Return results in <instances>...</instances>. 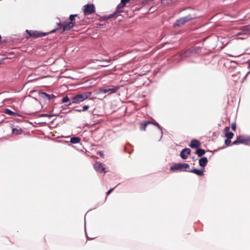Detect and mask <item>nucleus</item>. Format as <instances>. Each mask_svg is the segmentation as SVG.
Masks as SVG:
<instances>
[{
	"instance_id": "obj_1",
	"label": "nucleus",
	"mask_w": 250,
	"mask_h": 250,
	"mask_svg": "<svg viewBox=\"0 0 250 250\" xmlns=\"http://www.w3.org/2000/svg\"><path fill=\"white\" fill-rule=\"evenodd\" d=\"M90 95L91 93L89 92L76 95L72 98V103L75 104H79L87 99Z\"/></svg>"
},
{
	"instance_id": "obj_2",
	"label": "nucleus",
	"mask_w": 250,
	"mask_h": 250,
	"mask_svg": "<svg viewBox=\"0 0 250 250\" xmlns=\"http://www.w3.org/2000/svg\"><path fill=\"white\" fill-rule=\"evenodd\" d=\"M189 167V165L187 164H178L173 165L170 167L171 170H181L184 168H187Z\"/></svg>"
},
{
	"instance_id": "obj_3",
	"label": "nucleus",
	"mask_w": 250,
	"mask_h": 250,
	"mask_svg": "<svg viewBox=\"0 0 250 250\" xmlns=\"http://www.w3.org/2000/svg\"><path fill=\"white\" fill-rule=\"evenodd\" d=\"M194 17V16L193 15L180 19L176 21L175 25L181 26L184 24L186 21H189L190 20L193 19Z\"/></svg>"
},
{
	"instance_id": "obj_4",
	"label": "nucleus",
	"mask_w": 250,
	"mask_h": 250,
	"mask_svg": "<svg viewBox=\"0 0 250 250\" xmlns=\"http://www.w3.org/2000/svg\"><path fill=\"white\" fill-rule=\"evenodd\" d=\"M84 12L85 15H89L94 12V6L93 4H87L84 6Z\"/></svg>"
},
{
	"instance_id": "obj_5",
	"label": "nucleus",
	"mask_w": 250,
	"mask_h": 250,
	"mask_svg": "<svg viewBox=\"0 0 250 250\" xmlns=\"http://www.w3.org/2000/svg\"><path fill=\"white\" fill-rule=\"evenodd\" d=\"M190 150L189 148H185L182 150L181 153V157L184 159L188 158V155L190 154Z\"/></svg>"
},
{
	"instance_id": "obj_6",
	"label": "nucleus",
	"mask_w": 250,
	"mask_h": 250,
	"mask_svg": "<svg viewBox=\"0 0 250 250\" xmlns=\"http://www.w3.org/2000/svg\"><path fill=\"white\" fill-rule=\"evenodd\" d=\"M94 167L95 170L97 171L100 172L104 171V167L102 164L100 163H95Z\"/></svg>"
},
{
	"instance_id": "obj_7",
	"label": "nucleus",
	"mask_w": 250,
	"mask_h": 250,
	"mask_svg": "<svg viewBox=\"0 0 250 250\" xmlns=\"http://www.w3.org/2000/svg\"><path fill=\"white\" fill-rule=\"evenodd\" d=\"M238 137L239 141H240V143L247 145L250 144V138H245L242 136H240Z\"/></svg>"
},
{
	"instance_id": "obj_8",
	"label": "nucleus",
	"mask_w": 250,
	"mask_h": 250,
	"mask_svg": "<svg viewBox=\"0 0 250 250\" xmlns=\"http://www.w3.org/2000/svg\"><path fill=\"white\" fill-rule=\"evenodd\" d=\"M208 163V160L206 157H202L199 161V165L201 167H205Z\"/></svg>"
},
{
	"instance_id": "obj_9",
	"label": "nucleus",
	"mask_w": 250,
	"mask_h": 250,
	"mask_svg": "<svg viewBox=\"0 0 250 250\" xmlns=\"http://www.w3.org/2000/svg\"><path fill=\"white\" fill-rule=\"evenodd\" d=\"M229 127H226L225 128L226 134L225 136L228 139H231L232 138L234 134L233 133L229 132Z\"/></svg>"
},
{
	"instance_id": "obj_10",
	"label": "nucleus",
	"mask_w": 250,
	"mask_h": 250,
	"mask_svg": "<svg viewBox=\"0 0 250 250\" xmlns=\"http://www.w3.org/2000/svg\"><path fill=\"white\" fill-rule=\"evenodd\" d=\"M200 143L196 140H193L191 141L190 146L192 148L198 147L199 146Z\"/></svg>"
},
{
	"instance_id": "obj_11",
	"label": "nucleus",
	"mask_w": 250,
	"mask_h": 250,
	"mask_svg": "<svg viewBox=\"0 0 250 250\" xmlns=\"http://www.w3.org/2000/svg\"><path fill=\"white\" fill-rule=\"evenodd\" d=\"M190 171L191 172L194 173L199 176L203 175V173H204L203 169L200 170V169H194L190 170Z\"/></svg>"
},
{
	"instance_id": "obj_12",
	"label": "nucleus",
	"mask_w": 250,
	"mask_h": 250,
	"mask_svg": "<svg viewBox=\"0 0 250 250\" xmlns=\"http://www.w3.org/2000/svg\"><path fill=\"white\" fill-rule=\"evenodd\" d=\"M73 26L74 23L73 22H70L64 26L63 31L69 30L72 28Z\"/></svg>"
},
{
	"instance_id": "obj_13",
	"label": "nucleus",
	"mask_w": 250,
	"mask_h": 250,
	"mask_svg": "<svg viewBox=\"0 0 250 250\" xmlns=\"http://www.w3.org/2000/svg\"><path fill=\"white\" fill-rule=\"evenodd\" d=\"M27 32H28L29 33V34H30V36H34L36 37H42V36L45 35V34H43V33H37L35 32H33L32 33H30L28 31H27Z\"/></svg>"
},
{
	"instance_id": "obj_14",
	"label": "nucleus",
	"mask_w": 250,
	"mask_h": 250,
	"mask_svg": "<svg viewBox=\"0 0 250 250\" xmlns=\"http://www.w3.org/2000/svg\"><path fill=\"white\" fill-rule=\"evenodd\" d=\"M80 139L78 137H73L70 140V142L73 144H77L79 143Z\"/></svg>"
},
{
	"instance_id": "obj_15",
	"label": "nucleus",
	"mask_w": 250,
	"mask_h": 250,
	"mask_svg": "<svg viewBox=\"0 0 250 250\" xmlns=\"http://www.w3.org/2000/svg\"><path fill=\"white\" fill-rule=\"evenodd\" d=\"M196 153L199 156H201L204 155L205 153V151L204 150L202 149H198L196 151Z\"/></svg>"
},
{
	"instance_id": "obj_16",
	"label": "nucleus",
	"mask_w": 250,
	"mask_h": 250,
	"mask_svg": "<svg viewBox=\"0 0 250 250\" xmlns=\"http://www.w3.org/2000/svg\"><path fill=\"white\" fill-rule=\"evenodd\" d=\"M113 90V89H111V88H104V89H100L99 90V93H107L110 91H111Z\"/></svg>"
},
{
	"instance_id": "obj_17",
	"label": "nucleus",
	"mask_w": 250,
	"mask_h": 250,
	"mask_svg": "<svg viewBox=\"0 0 250 250\" xmlns=\"http://www.w3.org/2000/svg\"><path fill=\"white\" fill-rule=\"evenodd\" d=\"M22 130L21 129H13V133L16 135L20 134L21 133Z\"/></svg>"
},
{
	"instance_id": "obj_18",
	"label": "nucleus",
	"mask_w": 250,
	"mask_h": 250,
	"mask_svg": "<svg viewBox=\"0 0 250 250\" xmlns=\"http://www.w3.org/2000/svg\"><path fill=\"white\" fill-rule=\"evenodd\" d=\"M5 113L6 114H8L9 115H18L17 113L14 112L8 109H6Z\"/></svg>"
},
{
	"instance_id": "obj_19",
	"label": "nucleus",
	"mask_w": 250,
	"mask_h": 250,
	"mask_svg": "<svg viewBox=\"0 0 250 250\" xmlns=\"http://www.w3.org/2000/svg\"><path fill=\"white\" fill-rule=\"evenodd\" d=\"M43 95L48 99H51L52 98H54L55 96L53 95H49L46 93H43Z\"/></svg>"
},
{
	"instance_id": "obj_20",
	"label": "nucleus",
	"mask_w": 250,
	"mask_h": 250,
	"mask_svg": "<svg viewBox=\"0 0 250 250\" xmlns=\"http://www.w3.org/2000/svg\"><path fill=\"white\" fill-rule=\"evenodd\" d=\"M173 0H162V3L165 4H169L172 2Z\"/></svg>"
},
{
	"instance_id": "obj_21",
	"label": "nucleus",
	"mask_w": 250,
	"mask_h": 250,
	"mask_svg": "<svg viewBox=\"0 0 250 250\" xmlns=\"http://www.w3.org/2000/svg\"><path fill=\"white\" fill-rule=\"evenodd\" d=\"M130 0H121V3L122 4V7H124L125 4L128 2Z\"/></svg>"
},
{
	"instance_id": "obj_22",
	"label": "nucleus",
	"mask_w": 250,
	"mask_h": 250,
	"mask_svg": "<svg viewBox=\"0 0 250 250\" xmlns=\"http://www.w3.org/2000/svg\"><path fill=\"white\" fill-rule=\"evenodd\" d=\"M69 101V99L67 96H65V97H63L62 100V102L63 103H65V102H68Z\"/></svg>"
},
{
	"instance_id": "obj_23",
	"label": "nucleus",
	"mask_w": 250,
	"mask_h": 250,
	"mask_svg": "<svg viewBox=\"0 0 250 250\" xmlns=\"http://www.w3.org/2000/svg\"><path fill=\"white\" fill-rule=\"evenodd\" d=\"M231 142L230 139H228L225 141V144L226 145L229 146V145L230 143Z\"/></svg>"
},
{
	"instance_id": "obj_24",
	"label": "nucleus",
	"mask_w": 250,
	"mask_h": 250,
	"mask_svg": "<svg viewBox=\"0 0 250 250\" xmlns=\"http://www.w3.org/2000/svg\"><path fill=\"white\" fill-rule=\"evenodd\" d=\"M231 128L233 130H236V124L235 123H233L231 125Z\"/></svg>"
},
{
	"instance_id": "obj_25",
	"label": "nucleus",
	"mask_w": 250,
	"mask_h": 250,
	"mask_svg": "<svg viewBox=\"0 0 250 250\" xmlns=\"http://www.w3.org/2000/svg\"><path fill=\"white\" fill-rule=\"evenodd\" d=\"M150 122H146L144 124V126L143 127H141V129L142 130H145L146 127L147 125L148 124H150Z\"/></svg>"
},
{
	"instance_id": "obj_26",
	"label": "nucleus",
	"mask_w": 250,
	"mask_h": 250,
	"mask_svg": "<svg viewBox=\"0 0 250 250\" xmlns=\"http://www.w3.org/2000/svg\"><path fill=\"white\" fill-rule=\"evenodd\" d=\"M239 142L240 141H239L238 137H237V139L234 142H233V144L236 145L238 144H240Z\"/></svg>"
},
{
	"instance_id": "obj_27",
	"label": "nucleus",
	"mask_w": 250,
	"mask_h": 250,
	"mask_svg": "<svg viewBox=\"0 0 250 250\" xmlns=\"http://www.w3.org/2000/svg\"><path fill=\"white\" fill-rule=\"evenodd\" d=\"M89 107L88 105H84L83 107L82 111H85L88 109Z\"/></svg>"
},
{
	"instance_id": "obj_28",
	"label": "nucleus",
	"mask_w": 250,
	"mask_h": 250,
	"mask_svg": "<svg viewBox=\"0 0 250 250\" xmlns=\"http://www.w3.org/2000/svg\"><path fill=\"white\" fill-rule=\"evenodd\" d=\"M76 16V15H71L69 17V19L71 21H73L75 17Z\"/></svg>"
},
{
	"instance_id": "obj_29",
	"label": "nucleus",
	"mask_w": 250,
	"mask_h": 250,
	"mask_svg": "<svg viewBox=\"0 0 250 250\" xmlns=\"http://www.w3.org/2000/svg\"><path fill=\"white\" fill-rule=\"evenodd\" d=\"M112 189H110V190L108 191L107 194H109L110 193V192L112 191Z\"/></svg>"
},
{
	"instance_id": "obj_30",
	"label": "nucleus",
	"mask_w": 250,
	"mask_h": 250,
	"mask_svg": "<svg viewBox=\"0 0 250 250\" xmlns=\"http://www.w3.org/2000/svg\"><path fill=\"white\" fill-rule=\"evenodd\" d=\"M43 116H49V117L52 116V115H49V116H48V115H46V114H44Z\"/></svg>"
},
{
	"instance_id": "obj_31",
	"label": "nucleus",
	"mask_w": 250,
	"mask_h": 250,
	"mask_svg": "<svg viewBox=\"0 0 250 250\" xmlns=\"http://www.w3.org/2000/svg\"><path fill=\"white\" fill-rule=\"evenodd\" d=\"M112 17H113V15H111L109 16L108 17V18H112Z\"/></svg>"
},
{
	"instance_id": "obj_32",
	"label": "nucleus",
	"mask_w": 250,
	"mask_h": 250,
	"mask_svg": "<svg viewBox=\"0 0 250 250\" xmlns=\"http://www.w3.org/2000/svg\"><path fill=\"white\" fill-rule=\"evenodd\" d=\"M99 154H100V155H103V153H102L101 152H100Z\"/></svg>"
},
{
	"instance_id": "obj_33",
	"label": "nucleus",
	"mask_w": 250,
	"mask_h": 250,
	"mask_svg": "<svg viewBox=\"0 0 250 250\" xmlns=\"http://www.w3.org/2000/svg\"><path fill=\"white\" fill-rule=\"evenodd\" d=\"M55 31V30H53V31H51V33H53V32H54Z\"/></svg>"
},
{
	"instance_id": "obj_34",
	"label": "nucleus",
	"mask_w": 250,
	"mask_h": 250,
	"mask_svg": "<svg viewBox=\"0 0 250 250\" xmlns=\"http://www.w3.org/2000/svg\"><path fill=\"white\" fill-rule=\"evenodd\" d=\"M77 111H81V110L78 109V110H77Z\"/></svg>"
}]
</instances>
